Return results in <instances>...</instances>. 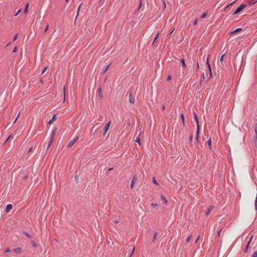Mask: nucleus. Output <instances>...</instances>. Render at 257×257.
<instances>
[{"mask_svg":"<svg viewBox=\"0 0 257 257\" xmlns=\"http://www.w3.org/2000/svg\"><path fill=\"white\" fill-rule=\"evenodd\" d=\"M246 5L244 4H242L241 5H240L233 13V15L238 14V13L241 12L246 7Z\"/></svg>","mask_w":257,"mask_h":257,"instance_id":"1","label":"nucleus"},{"mask_svg":"<svg viewBox=\"0 0 257 257\" xmlns=\"http://www.w3.org/2000/svg\"><path fill=\"white\" fill-rule=\"evenodd\" d=\"M78 139H79V136H77V137H75V138L73 140L70 141L69 142V143H68V145H67V147L68 148H71V147H72L74 145V144L76 142V141H77Z\"/></svg>","mask_w":257,"mask_h":257,"instance_id":"2","label":"nucleus"},{"mask_svg":"<svg viewBox=\"0 0 257 257\" xmlns=\"http://www.w3.org/2000/svg\"><path fill=\"white\" fill-rule=\"evenodd\" d=\"M129 92V102L131 104L135 103V99L132 94V91L131 89L128 90Z\"/></svg>","mask_w":257,"mask_h":257,"instance_id":"3","label":"nucleus"},{"mask_svg":"<svg viewBox=\"0 0 257 257\" xmlns=\"http://www.w3.org/2000/svg\"><path fill=\"white\" fill-rule=\"evenodd\" d=\"M110 124H111V121H109L104 126V128H103V135H105L106 133L107 132V131H108L109 130V126L110 125Z\"/></svg>","mask_w":257,"mask_h":257,"instance_id":"4","label":"nucleus"},{"mask_svg":"<svg viewBox=\"0 0 257 257\" xmlns=\"http://www.w3.org/2000/svg\"><path fill=\"white\" fill-rule=\"evenodd\" d=\"M97 93H98L100 100H102L103 98V96L102 93V87L101 85L99 86L98 89L97 90Z\"/></svg>","mask_w":257,"mask_h":257,"instance_id":"5","label":"nucleus"},{"mask_svg":"<svg viewBox=\"0 0 257 257\" xmlns=\"http://www.w3.org/2000/svg\"><path fill=\"white\" fill-rule=\"evenodd\" d=\"M137 181V175H135L133 178V179L131 181V185H130V187L132 189L134 187V185L135 184V183L136 182V181Z\"/></svg>","mask_w":257,"mask_h":257,"instance_id":"6","label":"nucleus"},{"mask_svg":"<svg viewBox=\"0 0 257 257\" xmlns=\"http://www.w3.org/2000/svg\"><path fill=\"white\" fill-rule=\"evenodd\" d=\"M241 31H242V29L241 28L236 29L234 30L230 31L229 33V35L230 36V35H233L234 34H235V33H239V32H241Z\"/></svg>","mask_w":257,"mask_h":257,"instance_id":"7","label":"nucleus"},{"mask_svg":"<svg viewBox=\"0 0 257 257\" xmlns=\"http://www.w3.org/2000/svg\"><path fill=\"white\" fill-rule=\"evenodd\" d=\"M56 119H57V114H55L53 115L52 118L49 120V121L48 122V124H52L53 121H55L56 120Z\"/></svg>","mask_w":257,"mask_h":257,"instance_id":"8","label":"nucleus"},{"mask_svg":"<svg viewBox=\"0 0 257 257\" xmlns=\"http://www.w3.org/2000/svg\"><path fill=\"white\" fill-rule=\"evenodd\" d=\"M13 208V205L12 204H9L7 205L6 208L5 209V212L6 213H8L10 211V210Z\"/></svg>","mask_w":257,"mask_h":257,"instance_id":"9","label":"nucleus"},{"mask_svg":"<svg viewBox=\"0 0 257 257\" xmlns=\"http://www.w3.org/2000/svg\"><path fill=\"white\" fill-rule=\"evenodd\" d=\"M214 208V206H212V205H211L207 209V210L205 212V213L206 214V216L208 215L210 212V211L213 210Z\"/></svg>","mask_w":257,"mask_h":257,"instance_id":"10","label":"nucleus"},{"mask_svg":"<svg viewBox=\"0 0 257 257\" xmlns=\"http://www.w3.org/2000/svg\"><path fill=\"white\" fill-rule=\"evenodd\" d=\"M57 127H55L53 129V130L52 131V132L51 133V138L50 139H53L54 140V138L56 135V132H57Z\"/></svg>","mask_w":257,"mask_h":257,"instance_id":"11","label":"nucleus"},{"mask_svg":"<svg viewBox=\"0 0 257 257\" xmlns=\"http://www.w3.org/2000/svg\"><path fill=\"white\" fill-rule=\"evenodd\" d=\"M194 119H195V122H196L197 126H200L199 123V120L198 118L197 114L194 111Z\"/></svg>","mask_w":257,"mask_h":257,"instance_id":"12","label":"nucleus"},{"mask_svg":"<svg viewBox=\"0 0 257 257\" xmlns=\"http://www.w3.org/2000/svg\"><path fill=\"white\" fill-rule=\"evenodd\" d=\"M21 250H22V248L20 247H18L14 248L13 250L15 252V253H16L17 254H20L21 252Z\"/></svg>","mask_w":257,"mask_h":257,"instance_id":"13","label":"nucleus"},{"mask_svg":"<svg viewBox=\"0 0 257 257\" xmlns=\"http://www.w3.org/2000/svg\"><path fill=\"white\" fill-rule=\"evenodd\" d=\"M180 63L182 64L183 68H185L186 67V64L185 63V61L184 59H183V58L181 59L180 60Z\"/></svg>","mask_w":257,"mask_h":257,"instance_id":"14","label":"nucleus"},{"mask_svg":"<svg viewBox=\"0 0 257 257\" xmlns=\"http://www.w3.org/2000/svg\"><path fill=\"white\" fill-rule=\"evenodd\" d=\"M28 8H29V4L27 3L26 5L25 6L24 10V13L25 14H28Z\"/></svg>","mask_w":257,"mask_h":257,"instance_id":"15","label":"nucleus"},{"mask_svg":"<svg viewBox=\"0 0 257 257\" xmlns=\"http://www.w3.org/2000/svg\"><path fill=\"white\" fill-rule=\"evenodd\" d=\"M249 244H250V241H248L245 248H244V253H247V251H248V249L249 247Z\"/></svg>","mask_w":257,"mask_h":257,"instance_id":"16","label":"nucleus"},{"mask_svg":"<svg viewBox=\"0 0 257 257\" xmlns=\"http://www.w3.org/2000/svg\"><path fill=\"white\" fill-rule=\"evenodd\" d=\"M200 126H197V131L196 134V137L197 138H199V134H200Z\"/></svg>","mask_w":257,"mask_h":257,"instance_id":"17","label":"nucleus"},{"mask_svg":"<svg viewBox=\"0 0 257 257\" xmlns=\"http://www.w3.org/2000/svg\"><path fill=\"white\" fill-rule=\"evenodd\" d=\"M161 199L164 201L165 204H168V201L163 195H162Z\"/></svg>","mask_w":257,"mask_h":257,"instance_id":"18","label":"nucleus"},{"mask_svg":"<svg viewBox=\"0 0 257 257\" xmlns=\"http://www.w3.org/2000/svg\"><path fill=\"white\" fill-rule=\"evenodd\" d=\"M208 71H209V77L210 78L212 77V69L211 66L210 67H207Z\"/></svg>","mask_w":257,"mask_h":257,"instance_id":"19","label":"nucleus"},{"mask_svg":"<svg viewBox=\"0 0 257 257\" xmlns=\"http://www.w3.org/2000/svg\"><path fill=\"white\" fill-rule=\"evenodd\" d=\"M158 235V233L157 232H156L154 234V236H153V240L152 241L153 242H155L156 241V237H157V236Z\"/></svg>","mask_w":257,"mask_h":257,"instance_id":"20","label":"nucleus"},{"mask_svg":"<svg viewBox=\"0 0 257 257\" xmlns=\"http://www.w3.org/2000/svg\"><path fill=\"white\" fill-rule=\"evenodd\" d=\"M207 144H208V145L209 146V149H211V139L210 138L208 141H207Z\"/></svg>","mask_w":257,"mask_h":257,"instance_id":"21","label":"nucleus"},{"mask_svg":"<svg viewBox=\"0 0 257 257\" xmlns=\"http://www.w3.org/2000/svg\"><path fill=\"white\" fill-rule=\"evenodd\" d=\"M24 234L27 236V237H28L29 238H33V236L32 235H31L30 234L27 233V232H24Z\"/></svg>","mask_w":257,"mask_h":257,"instance_id":"22","label":"nucleus"},{"mask_svg":"<svg viewBox=\"0 0 257 257\" xmlns=\"http://www.w3.org/2000/svg\"><path fill=\"white\" fill-rule=\"evenodd\" d=\"M206 64L207 65V67H210L211 66V65L210 64L209 61V56H208V57H207V58L206 59Z\"/></svg>","mask_w":257,"mask_h":257,"instance_id":"23","label":"nucleus"},{"mask_svg":"<svg viewBox=\"0 0 257 257\" xmlns=\"http://www.w3.org/2000/svg\"><path fill=\"white\" fill-rule=\"evenodd\" d=\"M153 182L156 186H159V183H158L157 180L155 179V177L153 178Z\"/></svg>","mask_w":257,"mask_h":257,"instance_id":"24","label":"nucleus"},{"mask_svg":"<svg viewBox=\"0 0 257 257\" xmlns=\"http://www.w3.org/2000/svg\"><path fill=\"white\" fill-rule=\"evenodd\" d=\"M201 86H202V82H200V83L197 85L196 90L198 91L201 88Z\"/></svg>","mask_w":257,"mask_h":257,"instance_id":"25","label":"nucleus"},{"mask_svg":"<svg viewBox=\"0 0 257 257\" xmlns=\"http://www.w3.org/2000/svg\"><path fill=\"white\" fill-rule=\"evenodd\" d=\"M180 117H181V119L182 122H184V121H185V116L184 115V114L181 113L180 114Z\"/></svg>","mask_w":257,"mask_h":257,"instance_id":"26","label":"nucleus"},{"mask_svg":"<svg viewBox=\"0 0 257 257\" xmlns=\"http://www.w3.org/2000/svg\"><path fill=\"white\" fill-rule=\"evenodd\" d=\"M54 140L53 139H50V142L48 145V146H47V149H48L50 146L51 145L52 143H53Z\"/></svg>","mask_w":257,"mask_h":257,"instance_id":"27","label":"nucleus"},{"mask_svg":"<svg viewBox=\"0 0 257 257\" xmlns=\"http://www.w3.org/2000/svg\"><path fill=\"white\" fill-rule=\"evenodd\" d=\"M159 34H160L159 32H158L157 33V34H156L155 38H154V39L153 43H154V42L157 40V39L158 38V37H159Z\"/></svg>","mask_w":257,"mask_h":257,"instance_id":"28","label":"nucleus"},{"mask_svg":"<svg viewBox=\"0 0 257 257\" xmlns=\"http://www.w3.org/2000/svg\"><path fill=\"white\" fill-rule=\"evenodd\" d=\"M31 243L32 244V246L34 247H36L37 246V243H36L35 241H34V240H32L31 241Z\"/></svg>","mask_w":257,"mask_h":257,"instance_id":"29","label":"nucleus"},{"mask_svg":"<svg viewBox=\"0 0 257 257\" xmlns=\"http://www.w3.org/2000/svg\"><path fill=\"white\" fill-rule=\"evenodd\" d=\"M207 12H206L204 13L201 15V16L200 17V18H201V19H203V18H205V17H206V16H207Z\"/></svg>","mask_w":257,"mask_h":257,"instance_id":"30","label":"nucleus"},{"mask_svg":"<svg viewBox=\"0 0 257 257\" xmlns=\"http://www.w3.org/2000/svg\"><path fill=\"white\" fill-rule=\"evenodd\" d=\"M224 56H225V54H222V55L221 56V57H220V62L221 63H222V62H223V59H224Z\"/></svg>","mask_w":257,"mask_h":257,"instance_id":"31","label":"nucleus"},{"mask_svg":"<svg viewBox=\"0 0 257 257\" xmlns=\"http://www.w3.org/2000/svg\"><path fill=\"white\" fill-rule=\"evenodd\" d=\"M192 139H193V134H191L189 137V142L190 143L192 142Z\"/></svg>","mask_w":257,"mask_h":257,"instance_id":"32","label":"nucleus"},{"mask_svg":"<svg viewBox=\"0 0 257 257\" xmlns=\"http://www.w3.org/2000/svg\"><path fill=\"white\" fill-rule=\"evenodd\" d=\"M191 238H192V236L191 235L188 236V237L186 239V242H189L190 241V240L191 239Z\"/></svg>","mask_w":257,"mask_h":257,"instance_id":"33","label":"nucleus"},{"mask_svg":"<svg viewBox=\"0 0 257 257\" xmlns=\"http://www.w3.org/2000/svg\"><path fill=\"white\" fill-rule=\"evenodd\" d=\"M18 36H19V34H18V33H17V34H16L14 36V38H13V41H14H14H15L17 39V38H18Z\"/></svg>","mask_w":257,"mask_h":257,"instance_id":"34","label":"nucleus"},{"mask_svg":"<svg viewBox=\"0 0 257 257\" xmlns=\"http://www.w3.org/2000/svg\"><path fill=\"white\" fill-rule=\"evenodd\" d=\"M204 79H205L204 74V73H203L202 75H201V81L200 82H202L203 81H204Z\"/></svg>","mask_w":257,"mask_h":257,"instance_id":"35","label":"nucleus"},{"mask_svg":"<svg viewBox=\"0 0 257 257\" xmlns=\"http://www.w3.org/2000/svg\"><path fill=\"white\" fill-rule=\"evenodd\" d=\"M98 128H95V126H93L92 128V131L94 130V134L96 133L97 131Z\"/></svg>","mask_w":257,"mask_h":257,"instance_id":"36","label":"nucleus"},{"mask_svg":"<svg viewBox=\"0 0 257 257\" xmlns=\"http://www.w3.org/2000/svg\"><path fill=\"white\" fill-rule=\"evenodd\" d=\"M257 2V0H252L249 3V5H253Z\"/></svg>","mask_w":257,"mask_h":257,"instance_id":"37","label":"nucleus"},{"mask_svg":"<svg viewBox=\"0 0 257 257\" xmlns=\"http://www.w3.org/2000/svg\"><path fill=\"white\" fill-rule=\"evenodd\" d=\"M11 252V249L9 247H7L6 249L5 253H9Z\"/></svg>","mask_w":257,"mask_h":257,"instance_id":"38","label":"nucleus"},{"mask_svg":"<svg viewBox=\"0 0 257 257\" xmlns=\"http://www.w3.org/2000/svg\"><path fill=\"white\" fill-rule=\"evenodd\" d=\"M17 50H18L17 47V46L15 47L13 50V53H16L17 51Z\"/></svg>","mask_w":257,"mask_h":257,"instance_id":"39","label":"nucleus"},{"mask_svg":"<svg viewBox=\"0 0 257 257\" xmlns=\"http://www.w3.org/2000/svg\"><path fill=\"white\" fill-rule=\"evenodd\" d=\"M48 66H46V67L44 68V69H43V71H42V74H44V73H45V71L48 69Z\"/></svg>","mask_w":257,"mask_h":257,"instance_id":"40","label":"nucleus"},{"mask_svg":"<svg viewBox=\"0 0 257 257\" xmlns=\"http://www.w3.org/2000/svg\"><path fill=\"white\" fill-rule=\"evenodd\" d=\"M28 178H29V176H28L27 175H25V176H24V177H23V180H24V181H25V180H27Z\"/></svg>","mask_w":257,"mask_h":257,"instance_id":"41","label":"nucleus"},{"mask_svg":"<svg viewBox=\"0 0 257 257\" xmlns=\"http://www.w3.org/2000/svg\"><path fill=\"white\" fill-rule=\"evenodd\" d=\"M162 1H163V5H164V9H165L166 8V4L165 3V0H162Z\"/></svg>","mask_w":257,"mask_h":257,"instance_id":"42","label":"nucleus"},{"mask_svg":"<svg viewBox=\"0 0 257 257\" xmlns=\"http://www.w3.org/2000/svg\"><path fill=\"white\" fill-rule=\"evenodd\" d=\"M198 23V19H196L193 22V25L196 26Z\"/></svg>","mask_w":257,"mask_h":257,"instance_id":"43","label":"nucleus"},{"mask_svg":"<svg viewBox=\"0 0 257 257\" xmlns=\"http://www.w3.org/2000/svg\"><path fill=\"white\" fill-rule=\"evenodd\" d=\"M236 1L237 0H235V1H233V2H232V3H230L229 4L227 5L228 7H230V6L233 5Z\"/></svg>","mask_w":257,"mask_h":257,"instance_id":"44","label":"nucleus"},{"mask_svg":"<svg viewBox=\"0 0 257 257\" xmlns=\"http://www.w3.org/2000/svg\"><path fill=\"white\" fill-rule=\"evenodd\" d=\"M171 80V76L170 75H169L168 76V78L167 79V81H169Z\"/></svg>","mask_w":257,"mask_h":257,"instance_id":"45","label":"nucleus"},{"mask_svg":"<svg viewBox=\"0 0 257 257\" xmlns=\"http://www.w3.org/2000/svg\"><path fill=\"white\" fill-rule=\"evenodd\" d=\"M252 257H257V251H255L252 255Z\"/></svg>","mask_w":257,"mask_h":257,"instance_id":"46","label":"nucleus"},{"mask_svg":"<svg viewBox=\"0 0 257 257\" xmlns=\"http://www.w3.org/2000/svg\"><path fill=\"white\" fill-rule=\"evenodd\" d=\"M200 68L198 62H197V66L196 71H198V70Z\"/></svg>","mask_w":257,"mask_h":257,"instance_id":"47","label":"nucleus"},{"mask_svg":"<svg viewBox=\"0 0 257 257\" xmlns=\"http://www.w3.org/2000/svg\"><path fill=\"white\" fill-rule=\"evenodd\" d=\"M229 7H228V5H227V6H226V7L225 8V9H224V11H225V12H227L228 11V8H229Z\"/></svg>","mask_w":257,"mask_h":257,"instance_id":"48","label":"nucleus"},{"mask_svg":"<svg viewBox=\"0 0 257 257\" xmlns=\"http://www.w3.org/2000/svg\"><path fill=\"white\" fill-rule=\"evenodd\" d=\"M12 134H11V135H9V137H8V139H7V140H6V141L5 142V143H7V141H8V140L10 139V138L12 137Z\"/></svg>","mask_w":257,"mask_h":257,"instance_id":"49","label":"nucleus"},{"mask_svg":"<svg viewBox=\"0 0 257 257\" xmlns=\"http://www.w3.org/2000/svg\"><path fill=\"white\" fill-rule=\"evenodd\" d=\"M136 142L140 144V139L139 138H138L137 140H136Z\"/></svg>","mask_w":257,"mask_h":257,"instance_id":"50","label":"nucleus"},{"mask_svg":"<svg viewBox=\"0 0 257 257\" xmlns=\"http://www.w3.org/2000/svg\"><path fill=\"white\" fill-rule=\"evenodd\" d=\"M21 12V10H19L16 14L14 15V16H17L19 15V14Z\"/></svg>","mask_w":257,"mask_h":257,"instance_id":"51","label":"nucleus"},{"mask_svg":"<svg viewBox=\"0 0 257 257\" xmlns=\"http://www.w3.org/2000/svg\"><path fill=\"white\" fill-rule=\"evenodd\" d=\"M109 66H110V65H109H109H107V66L105 67V68H104V70L105 71H106L108 69Z\"/></svg>","mask_w":257,"mask_h":257,"instance_id":"52","label":"nucleus"},{"mask_svg":"<svg viewBox=\"0 0 257 257\" xmlns=\"http://www.w3.org/2000/svg\"><path fill=\"white\" fill-rule=\"evenodd\" d=\"M82 4H80V6H79V8H78V11H77V16H78V15L79 12V10H80V7H81V6L82 5Z\"/></svg>","mask_w":257,"mask_h":257,"instance_id":"53","label":"nucleus"},{"mask_svg":"<svg viewBox=\"0 0 257 257\" xmlns=\"http://www.w3.org/2000/svg\"><path fill=\"white\" fill-rule=\"evenodd\" d=\"M63 91H64V97H65V87H64L63 88ZM65 100V98H64V101Z\"/></svg>","mask_w":257,"mask_h":257,"instance_id":"54","label":"nucleus"},{"mask_svg":"<svg viewBox=\"0 0 257 257\" xmlns=\"http://www.w3.org/2000/svg\"><path fill=\"white\" fill-rule=\"evenodd\" d=\"M74 179L75 180H76V182H78V176L77 175H75L74 176Z\"/></svg>","mask_w":257,"mask_h":257,"instance_id":"55","label":"nucleus"},{"mask_svg":"<svg viewBox=\"0 0 257 257\" xmlns=\"http://www.w3.org/2000/svg\"><path fill=\"white\" fill-rule=\"evenodd\" d=\"M48 28H49V26H48V25H47L46 26V29H45V33L48 31Z\"/></svg>","mask_w":257,"mask_h":257,"instance_id":"56","label":"nucleus"},{"mask_svg":"<svg viewBox=\"0 0 257 257\" xmlns=\"http://www.w3.org/2000/svg\"><path fill=\"white\" fill-rule=\"evenodd\" d=\"M142 0H141L140 1V6H139V8L138 9V11L139 10V9L141 8V7L142 6Z\"/></svg>","mask_w":257,"mask_h":257,"instance_id":"57","label":"nucleus"},{"mask_svg":"<svg viewBox=\"0 0 257 257\" xmlns=\"http://www.w3.org/2000/svg\"><path fill=\"white\" fill-rule=\"evenodd\" d=\"M152 205L153 206V207H156L158 206V204L157 203H152Z\"/></svg>","mask_w":257,"mask_h":257,"instance_id":"58","label":"nucleus"},{"mask_svg":"<svg viewBox=\"0 0 257 257\" xmlns=\"http://www.w3.org/2000/svg\"><path fill=\"white\" fill-rule=\"evenodd\" d=\"M175 29V28L174 29ZM174 30H173L170 33V34L168 35V38H170L172 34L173 33Z\"/></svg>","mask_w":257,"mask_h":257,"instance_id":"59","label":"nucleus"},{"mask_svg":"<svg viewBox=\"0 0 257 257\" xmlns=\"http://www.w3.org/2000/svg\"><path fill=\"white\" fill-rule=\"evenodd\" d=\"M113 168L112 167V168H109V169L107 170V171H108V172H109V171H110L112 170H113Z\"/></svg>","mask_w":257,"mask_h":257,"instance_id":"60","label":"nucleus"},{"mask_svg":"<svg viewBox=\"0 0 257 257\" xmlns=\"http://www.w3.org/2000/svg\"><path fill=\"white\" fill-rule=\"evenodd\" d=\"M32 149H33V148H32V147H31L29 149V151H28V153L31 152L32 151Z\"/></svg>","mask_w":257,"mask_h":257,"instance_id":"61","label":"nucleus"},{"mask_svg":"<svg viewBox=\"0 0 257 257\" xmlns=\"http://www.w3.org/2000/svg\"><path fill=\"white\" fill-rule=\"evenodd\" d=\"M252 238H253V235H251L250 236V239H249L248 241H250V242L251 241V240H252Z\"/></svg>","mask_w":257,"mask_h":257,"instance_id":"62","label":"nucleus"},{"mask_svg":"<svg viewBox=\"0 0 257 257\" xmlns=\"http://www.w3.org/2000/svg\"><path fill=\"white\" fill-rule=\"evenodd\" d=\"M105 72H106V71H105L104 70H103L101 72V73H100V74H104V73H105Z\"/></svg>","mask_w":257,"mask_h":257,"instance_id":"63","label":"nucleus"},{"mask_svg":"<svg viewBox=\"0 0 257 257\" xmlns=\"http://www.w3.org/2000/svg\"><path fill=\"white\" fill-rule=\"evenodd\" d=\"M105 72H106V71H105L104 70H103L101 72V73H100V74H104V73H105Z\"/></svg>","mask_w":257,"mask_h":257,"instance_id":"64","label":"nucleus"}]
</instances>
